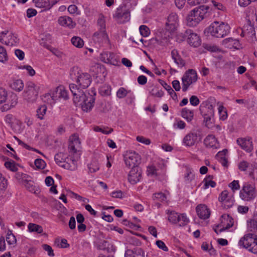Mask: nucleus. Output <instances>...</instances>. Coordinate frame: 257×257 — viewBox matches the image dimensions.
<instances>
[{
	"instance_id": "5701e85b",
	"label": "nucleus",
	"mask_w": 257,
	"mask_h": 257,
	"mask_svg": "<svg viewBox=\"0 0 257 257\" xmlns=\"http://www.w3.org/2000/svg\"><path fill=\"white\" fill-rule=\"evenodd\" d=\"M58 23L61 26L70 29L73 28L76 25V23L70 17L66 16L60 17L58 19Z\"/></svg>"
},
{
	"instance_id": "3c124183",
	"label": "nucleus",
	"mask_w": 257,
	"mask_h": 257,
	"mask_svg": "<svg viewBox=\"0 0 257 257\" xmlns=\"http://www.w3.org/2000/svg\"><path fill=\"white\" fill-rule=\"evenodd\" d=\"M7 98V92L3 88H0V103L5 102Z\"/></svg>"
},
{
	"instance_id": "69168bd1",
	"label": "nucleus",
	"mask_w": 257,
	"mask_h": 257,
	"mask_svg": "<svg viewBox=\"0 0 257 257\" xmlns=\"http://www.w3.org/2000/svg\"><path fill=\"white\" fill-rule=\"evenodd\" d=\"M249 167V164L246 161L241 162L238 165L239 169L241 171H245L246 168Z\"/></svg>"
},
{
	"instance_id": "cd10ccee",
	"label": "nucleus",
	"mask_w": 257,
	"mask_h": 257,
	"mask_svg": "<svg viewBox=\"0 0 257 257\" xmlns=\"http://www.w3.org/2000/svg\"><path fill=\"white\" fill-rule=\"evenodd\" d=\"M33 2L37 8H44L45 10L50 9L49 0H33Z\"/></svg>"
},
{
	"instance_id": "20e7f679",
	"label": "nucleus",
	"mask_w": 257,
	"mask_h": 257,
	"mask_svg": "<svg viewBox=\"0 0 257 257\" xmlns=\"http://www.w3.org/2000/svg\"><path fill=\"white\" fill-rule=\"evenodd\" d=\"M230 29V26L227 24H219L218 22H215L209 26L204 32L210 34L212 36L217 38H222L229 33Z\"/></svg>"
},
{
	"instance_id": "13d9d810",
	"label": "nucleus",
	"mask_w": 257,
	"mask_h": 257,
	"mask_svg": "<svg viewBox=\"0 0 257 257\" xmlns=\"http://www.w3.org/2000/svg\"><path fill=\"white\" fill-rule=\"evenodd\" d=\"M78 148H77V147H75V146H74V145H73V144H71L70 143H69L68 150H69V152L70 153L72 154L73 155L76 154V156H77L78 155L79 156L80 154H77V152H78V151H77Z\"/></svg>"
},
{
	"instance_id": "f03ea898",
	"label": "nucleus",
	"mask_w": 257,
	"mask_h": 257,
	"mask_svg": "<svg viewBox=\"0 0 257 257\" xmlns=\"http://www.w3.org/2000/svg\"><path fill=\"white\" fill-rule=\"evenodd\" d=\"M70 76L72 79L76 80L77 84L82 89L87 88L92 82L90 74L83 72L78 66H74L71 68Z\"/></svg>"
},
{
	"instance_id": "473e14b6",
	"label": "nucleus",
	"mask_w": 257,
	"mask_h": 257,
	"mask_svg": "<svg viewBox=\"0 0 257 257\" xmlns=\"http://www.w3.org/2000/svg\"><path fill=\"white\" fill-rule=\"evenodd\" d=\"M248 26H247L248 28L246 30L245 29V27H244L243 29L242 30V33L241 34V36L242 37H244L246 35H249V34H251V35L254 34V28L251 25V22L249 20L248 21Z\"/></svg>"
},
{
	"instance_id": "49530a36",
	"label": "nucleus",
	"mask_w": 257,
	"mask_h": 257,
	"mask_svg": "<svg viewBox=\"0 0 257 257\" xmlns=\"http://www.w3.org/2000/svg\"><path fill=\"white\" fill-rule=\"evenodd\" d=\"M248 226L251 231L257 232V218L251 220Z\"/></svg>"
},
{
	"instance_id": "6e6552de",
	"label": "nucleus",
	"mask_w": 257,
	"mask_h": 257,
	"mask_svg": "<svg viewBox=\"0 0 257 257\" xmlns=\"http://www.w3.org/2000/svg\"><path fill=\"white\" fill-rule=\"evenodd\" d=\"M239 195L242 200L247 201H250L256 196L255 189L251 185L246 184L240 191Z\"/></svg>"
},
{
	"instance_id": "8fccbe9b",
	"label": "nucleus",
	"mask_w": 257,
	"mask_h": 257,
	"mask_svg": "<svg viewBox=\"0 0 257 257\" xmlns=\"http://www.w3.org/2000/svg\"><path fill=\"white\" fill-rule=\"evenodd\" d=\"M35 165L38 169H43L46 166L45 161L41 159H37L35 161Z\"/></svg>"
},
{
	"instance_id": "c756f323",
	"label": "nucleus",
	"mask_w": 257,
	"mask_h": 257,
	"mask_svg": "<svg viewBox=\"0 0 257 257\" xmlns=\"http://www.w3.org/2000/svg\"><path fill=\"white\" fill-rule=\"evenodd\" d=\"M28 230L30 232H35L37 233H42L43 232V227L38 224L30 223L28 225Z\"/></svg>"
},
{
	"instance_id": "2f4dec72",
	"label": "nucleus",
	"mask_w": 257,
	"mask_h": 257,
	"mask_svg": "<svg viewBox=\"0 0 257 257\" xmlns=\"http://www.w3.org/2000/svg\"><path fill=\"white\" fill-rule=\"evenodd\" d=\"M111 88L110 86L107 84H104L99 89V92L102 96H109L111 94Z\"/></svg>"
},
{
	"instance_id": "338daca9",
	"label": "nucleus",
	"mask_w": 257,
	"mask_h": 257,
	"mask_svg": "<svg viewBox=\"0 0 257 257\" xmlns=\"http://www.w3.org/2000/svg\"><path fill=\"white\" fill-rule=\"evenodd\" d=\"M157 169L154 166H149L147 168V172L149 175H157Z\"/></svg>"
},
{
	"instance_id": "603ef678",
	"label": "nucleus",
	"mask_w": 257,
	"mask_h": 257,
	"mask_svg": "<svg viewBox=\"0 0 257 257\" xmlns=\"http://www.w3.org/2000/svg\"><path fill=\"white\" fill-rule=\"evenodd\" d=\"M234 39L232 38H228L223 40L222 44L224 47L229 48H232V43L233 42Z\"/></svg>"
},
{
	"instance_id": "2eb2a0df",
	"label": "nucleus",
	"mask_w": 257,
	"mask_h": 257,
	"mask_svg": "<svg viewBox=\"0 0 257 257\" xmlns=\"http://www.w3.org/2000/svg\"><path fill=\"white\" fill-rule=\"evenodd\" d=\"M178 25V18L177 15L175 13H171L167 19L166 26L168 29L171 31H174L176 30Z\"/></svg>"
},
{
	"instance_id": "39448f33",
	"label": "nucleus",
	"mask_w": 257,
	"mask_h": 257,
	"mask_svg": "<svg viewBox=\"0 0 257 257\" xmlns=\"http://www.w3.org/2000/svg\"><path fill=\"white\" fill-rule=\"evenodd\" d=\"M238 244L252 253H257V238L256 235L254 234L248 233L245 235L240 238Z\"/></svg>"
},
{
	"instance_id": "bb28decb",
	"label": "nucleus",
	"mask_w": 257,
	"mask_h": 257,
	"mask_svg": "<svg viewBox=\"0 0 257 257\" xmlns=\"http://www.w3.org/2000/svg\"><path fill=\"white\" fill-rule=\"evenodd\" d=\"M68 157L67 154L60 152L55 155V161L59 166L62 167L63 164L65 162Z\"/></svg>"
},
{
	"instance_id": "5fc2aeb1",
	"label": "nucleus",
	"mask_w": 257,
	"mask_h": 257,
	"mask_svg": "<svg viewBox=\"0 0 257 257\" xmlns=\"http://www.w3.org/2000/svg\"><path fill=\"white\" fill-rule=\"evenodd\" d=\"M43 248L48 252V254L50 256H54V253L53 252V249L52 247L48 244H45L42 245Z\"/></svg>"
},
{
	"instance_id": "ea45409f",
	"label": "nucleus",
	"mask_w": 257,
	"mask_h": 257,
	"mask_svg": "<svg viewBox=\"0 0 257 257\" xmlns=\"http://www.w3.org/2000/svg\"><path fill=\"white\" fill-rule=\"evenodd\" d=\"M69 143L73 144V145H74V146L75 147H77V148H79L80 145V141L79 137L76 134H74L70 136L69 139Z\"/></svg>"
},
{
	"instance_id": "f8f14e48",
	"label": "nucleus",
	"mask_w": 257,
	"mask_h": 257,
	"mask_svg": "<svg viewBox=\"0 0 257 257\" xmlns=\"http://www.w3.org/2000/svg\"><path fill=\"white\" fill-rule=\"evenodd\" d=\"M184 35L187 37L188 44L194 47H197L201 44V40L199 36L196 33H193L191 30L188 29L185 31Z\"/></svg>"
},
{
	"instance_id": "c03bdc74",
	"label": "nucleus",
	"mask_w": 257,
	"mask_h": 257,
	"mask_svg": "<svg viewBox=\"0 0 257 257\" xmlns=\"http://www.w3.org/2000/svg\"><path fill=\"white\" fill-rule=\"evenodd\" d=\"M140 32L143 37H146L149 35L150 32L149 28L145 25L140 27Z\"/></svg>"
},
{
	"instance_id": "680f3d73",
	"label": "nucleus",
	"mask_w": 257,
	"mask_h": 257,
	"mask_svg": "<svg viewBox=\"0 0 257 257\" xmlns=\"http://www.w3.org/2000/svg\"><path fill=\"white\" fill-rule=\"evenodd\" d=\"M229 187L231 188L233 192L235 190H238L240 188V186L238 181L234 180L229 184Z\"/></svg>"
},
{
	"instance_id": "e2e57ef3",
	"label": "nucleus",
	"mask_w": 257,
	"mask_h": 257,
	"mask_svg": "<svg viewBox=\"0 0 257 257\" xmlns=\"http://www.w3.org/2000/svg\"><path fill=\"white\" fill-rule=\"evenodd\" d=\"M94 131L95 132H101L104 134H109L112 133L113 131L112 128H109V131H106L104 129L100 127L99 126H96L94 127Z\"/></svg>"
},
{
	"instance_id": "79ce46f5",
	"label": "nucleus",
	"mask_w": 257,
	"mask_h": 257,
	"mask_svg": "<svg viewBox=\"0 0 257 257\" xmlns=\"http://www.w3.org/2000/svg\"><path fill=\"white\" fill-rule=\"evenodd\" d=\"M5 166L13 172H16L18 170V168L14 161L6 162L5 163Z\"/></svg>"
},
{
	"instance_id": "c9c22d12",
	"label": "nucleus",
	"mask_w": 257,
	"mask_h": 257,
	"mask_svg": "<svg viewBox=\"0 0 257 257\" xmlns=\"http://www.w3.org/2000/svg\"><path fill=\"white\" fill-rule=\"evenodd\" d=\"M6 240L7 242L10 245L15 244L16 243L17 240L15 236L12 233V231L11 230H9L8 231Z\"/></svg>"
},
{
	"instance_id": "09e8293b",
	"label": "nucleus",
	"mask_w": 257,
	"mask_h": 257,
	"mask_svg": "<svg viewBox=\"0 0 257 257\" xmlns=\"http://www.w3.org/2000/svg\"><path fill=\"white\" fill-rule=\"evenodd\" d=\"M8 103L13 107H15L18 103V97L16 95L13 94L10 96Z\"/></svg>"
},
{
	"instance_id": "b1692460",
	"label": "nucleus",
	"mask_w": 257,
	"mask_h": 257,
	"mask_svg": "<svg viewBox=\"0 0 257 257\" xmlns=\"http://www.w3.org/2000/svg\"><path fill=\"white\" fill-rule=\"evenodd\" d=\"M124 257H145L144 252L140 247L127 249L125 251Z\"/></svg>"
},
{
	"instance_id": "9b49d317",
	"label": "nucleus",
	"mask_w": 257,
	"mask_h": 257,
	"mask_svg": "<svg viewBox=\"0 0 257 257\" xmlns=\"http://www.w3.org/2000/svg\"><path fill=\"white\" fill-rule=\"evenodd\" d=\"M233 225V219L228 214H223L220 218V223L216 225V227H220L219 232L224 231Z\"/></svg>"
},
{
	"instance_id": "a878e982",
	"label": "nucleus",
	"mask_w": 257,
	"mask_h": 257,
	"mask_svg": "<svg viewBox=\"0 0 257 257\" xmlns=\"http://www.w3.org/2000/svg\"><path fill=\"white\" fill-rule=\"evenodd\" d=\"M210 110H212V115H214L213 106L209 102H204L200 106V111L202 115L203 113L208 114Z\"/></svg>"
},
{
	"instance_id": "a18cd8bd",
	"label": "nucleus",
	"mask_w": 257,
	"mask_h": 257,
	"mask_svg": "<svg viewBox=\"0 0 257 257\" xmlns=\"http://www.w3.org/2000/svg\"><path fill=\"white\" fill-rule=\"evenodd\" d=\"M8 59L7 53L4 47L0 46V62H4Z\"/></svg>"
},
{
	"instance_id": "37998d69",
	"label": "nucleus",
	"mask_w": 257,
	"mask_h": 257,
	"mask_svg": "<svg viewBox=\"0 0 257 257\" xmlns=\"http://www.w3.org/2000/svg\"><path fill=\"white\" fill-rule=\"evenodd\" d=\"M234 199L232 197H230L225 201L222 202V205L225 209H228L231 207L234 204Z\"/></svg>"
},
{
	"instance_id": "1a4fd4ad",
	"label": "nucleus",
	"mask_w": 257,
	"mask_h": 257,
	"mask_svg": "<svg viewBox=\"0 0 257 257\" xmlns=\"http://www.w3.org/2000/svg\"><path fill=\"white\" fill-rule=\"evenodd\" d=\"M124 160L125 165L128 167H139L141 162L140 156L135 152H127L124 156Z\"/></svg>"
},
{
	"instance_id": "774afa93",
	"label": "nucleus",
	"mask_w": 257,
	"mask_h": 257,
	"mask_svg": "<svg viewBox=\"0 0 257 257\" xmlns=\"http://www.w3.org/2000/svg\"><path fill=\"white\" fill-rule=\"evenodd\" d=\"M37 11L34 9L30 8L27 11V16L28 18H30L37 15Z\"/></svg>"
},
{
	"instance_id": "4c0bfd02",
	"label": "nucleus",
	"mask_w": 257,
	"mask_h": 257,
	"mask_svg": "<svg viewBox=\"0 0 257 257\" xmlns=\"http://www.w3.org/2000/svg\"><path fill=\"white\" fill-rule=\"evenodd\" d=\"M194 174L193 173V170L189 168H186V172L184 175L185 180L188 182H191L194 179Z\"/></svg>"
},
{
	"instance_id": "58836bf2",
	"label": "nucleus",
	"mask_w": 257,
	"mask_h": 257,
	"mask_svg": "<svg viewBox=\"0 0 257 257\" xmlns=\"http://www.w3.org/2000/svg\"><path fill=\"white\" fill-rule=\"evenodd\" d=\"M47 111V106L45 105H41L37 110V115L40 119H43Z\"/></svg>"
},
{
	"instance_id": "412c9836",
	"label": "nucleus",
	"mask_w": 257,
	"mask_h": 257,
	"mask_svg": "<svg viewBox=\"0 0 257 257\" xmlns=\"http://www.w3.org/2000/svg\"><path fill=\"white\" fill-rule=\"evenodd\" d=\"M204 145L208 148L217 149L219 147V144L213 135H208L204 140Z\"/></svg>"
},
{
	"instance_id": "7c9ffc66",
	"label": "nucleus",
	"mask_w": 257,
	"mask_h": 257,
	"mask_svg": "<svg viewBox=\"0 0 257 257\" xmlns=\"http://www.w3.org/2000/svg\"><path fill=\"white\" fill-rule=\"evenodd\" d=\"M181 116L188 122H190L193 117V112L187 108H184L181 111Z\"/></svg>"
},
{
	"instance_id": "6e6d98bb",
	"label": "nucleus",
	"mask_w": 257,
	"mask_h": 257,
	"mask_svg": "<svg viewBox=\"0 0 257 257\" xmlns=\"http://www.w3.org/2000/svg\"><path fill=\"white\" fill-rule=\"evenodd\" d=\"M7 186V180L0 173V192L4 190Z\"/></svg>"
},
{
	"instance_id": "0e129e2a",
	"label": "nucleus",
	"mask_w": 257,
	"mask_h": 257,
	"mask_svg": "<svg viewBox=\"0 0 257 257\" xmlns=\"http://www.w3.org/2000/svg\"><path fill=\"white\" fill-rule=\"evenodd\" d=\"M190 102L193 106H197L199 104L200 101L199 98L195 95H192L190 98Z\"/></svg>"
},
{
	"instance_id": "dca6fc26",
	"label": "nucleus",
	"mask_w": 257,
	"mask_h": 257,
	"mask_svg": "<svg viewBox=\"0 0 257 257\" xmlns=\"http://www.w3.org/2000/svg\"><path fill=\"white\" fill-rule=\"evenodd\" d=\"M115 18L118 23H124L130 20V14L128 10L123 11L121 9H117Z\"/></svg>"
},
{
	"instance_id": "de8ad7c7",
	"label": "nucleus",
	"mask_w": 257,
	"mask_h": 257,
	"mask_svg": "<svg viewBox=\"0 0 257 257\" xmlns=\"http://www.w3.org/2000/svg\"><path fill=\"white\" fill-rule=\"evenodd\" d=\"M97 24L99 26V30H105V21L104 17L100 15L97 21Z\"/></svg>"
},
{
	"instance_id": "c85d7f7f",
	"label": "nucleus",
	"mask_w": 257,
	"mask_h": 257,
	"mask_svg": "<svg viewBox=\"0 0 257 257\" xmlns=\"http://www.w3.org/2000/svg\"><path fill=\"white\" fill-rule=\"evenodd\" d=\"M204 117V122L205 123L206 126L207 127H211L212 126V120L213 119L214 115H212V111L210 110L208 114L203 113Z\"/></svg>"
},
{
	"instance_id": "4468645a",
	"label": "nucleus",
	"mask_w": 257,
	"mask_h": 257,
	"mask_svg": "<svg viewBox=\"0 0 257 257\" xmlns=\"http://www.w3.org/2000/svg\"><path fill=\"white\" fill-rule=\"evenodd\" d=\"M100 59L104 62L113 65H117L119 61L113 53L104 52L100 55Z\"/></svg>"
},
{
	"instance_id": "a19ab883",
	"label": "nucleus",
	"mask_w": 257,
	"mask_h": 257,
	"mask_svg": "<svg viewBox=\"0 0 257 257\" xmlns=\"http://www.w3.org/2000/svg\"><path fill=\"white\" fill-rule=\"evenodd\" d=\"M130 92H131V90H127L123 87H120L116 92V96L119 98H123Z\"/></svg>"
},
{
	"instance_id": "7ed1b4c3",
	"label": "nucleus",
	"mask_w": 257,
	"mask_h": 257,
	"mask_svg": "<svg viewBox=\"0 0 257 257\" xmlns=\"http://www.w3.org/2000/svg\"><path fill=\"white\" fill-rule=\"evenodd\" d=\"M209 9L208 6L202 5L192 10L186 17L187 25L190 27L196 26L206 17Z\"/></svg>"
},
{
	"instance_id": "9d476101",
	"label": "nucleus",
	"mask_w": 257,
	"mask_h": 257,
	"mask_svg": "<svg viewBox=\"0 0 257 257\" xmlns=\"http://www.w3.org/2000/svg\"><path fill=\"white\" fill-rule=\"evenodd\" d=\"M168 220L173 223H177L178 222L180 226H185L189 221L185 214H181L179 215L174 211H171L170 212L168 217Z\"/></svg>"
},
{
	"instance_id": "a211bd4d",
	"label": "nucleus",
	"mask_w": 257,
	"mask_h": 257,
	"mask_svg": "<svg viewBox=\"0 0 257 257\" xmlns=\"http://www.w3.org/2000/svg\"><path fill=\"white\" fill-rule=\"evenodd\" d=\"M196 210L198 217L202 219L208 218L210 215V211L207 206L204 204H200L196 207Z\"/></svg>"
},
{
	"instance_id": "e433bc0d",
	"label": "nucleus",
	"mask_w": 257,
	"mask_h": 257,
	"mask_svg": "<svg viewBox=\"0 0 257 257\" xmlns=\"http://www.w3.org/2000/svg\"><path fill=\"white\" fill-rule=\"evenodd\" d=\"M72 44L78 48H81L84 45L83 40L78 37H74L71 39Z\"/></svg>"
},
{
	"instance_id": "72a5a7b5",
	"label": "nucleus",
	"mask_w": 257,
	"mask_h": 257,
	"mask_svg": "<svg viewBox=\"0 0 257 257\" xmlns=\"http://www.w3.org/2000/svg\"><path fill=\"white\" fill-rule=\"evenodd\" d=\"M56 92L59 94V97L63 98L64 99H67L68 98L67 91L63 86L58 87L56 89Z\"/></svg>"
},
{
	"instance_id": "6ab92c4d",
	"label": "nucleus",
	"mask_w": 257,
	"mask_h": 257,
	"mask_svg": "<svg viewBox=\"0 0 257 257\" xmlns=\"http://www.w3.org/2000/svg\"><path fill=\"white\" fill-rule=\"evenodd\" d=\"M197 80V74L195 70L189 69L187 70L182 78V81L188 82L191 84L195 82Z\"/></svg>"
},
{
	"instance_id": "f257e3e1",
	"label": "nucleus",
	"mask_w": 257,
	"mask_h": 257,
	"mask_svg": "<svg viewBox=\"0 0 257 257\" xmlns=\"http://www.w3.org/2000/svg\"><path fill=\"white\" fill-rule=\"evenodd\" d=\"M69 89L73 95V102L75 104L81 102V107L83 111H90L95 102V98L92 95L86 96L84 92L80 89L75 84H70Z\"/></svg>"
},
{
	"instance_id": "4be33fe9",
	"label": "nucleus",
	"mask_w": 257,
	"mask_h": 257,
	"mask_svg": "<svg viewBox=\"0 0 257 257\" xmlns=\"http://www.w3.org/2000/svg\"><path fill=\"white\" fill-rule=\"evenodd\" d=\"M237 144L246 152H250L252 149V142L250 140L239 138L237 140Z\"/></svg>"
},
{
	"instance_id": "052dcab7",
	"label": "nucleus",
	"mask_w": 257,
	"mask_h": 257,
	"mask_svg": "<svg viewBox=\"0 0 257 257\" xmlns=\"http://www.w3.org/2000/svg\"><path fill=\"white\" fill-rule=\"evenodd\" d=\"M156 244L159 248L162 249L165 251H167L168 250V248L166 246L165 243L162 240H157L156 242Z\"/></svg>"
},
{
	"instance_id": "393cba45",
	"label": "nucleus",
	"mask_w": 257,
	"mask_h": 257,
	"mask_svg": "<svg viewBox=\"0 0 257 257\" xmlns=\"http://www.w3.org/2000/svg\"><path fill=\"white\" fill-rule=\"evenodd\" d=\"M159 82L163 86V87L168 91V92L169 93V94L171 95V96L174 100H176L177 99V95L176 93L174 91V90L170 85H168L166 82L161 79H159Z\"/></svg>"
},
{
	"instance_id": "0eeeda50",
	"label": "nucleus",
	"mask_w": 257,
	"mask_h": 257,
	"mask_svg": "<svg viewBox=\"0 0 257 257\" xmlns=\"http://www.w3.org/2000/svg\"><path fill=\"white\" fill-rule=\"evenodd\" d=\"M202 138V136L199 132H191L185 136L183 142L185 146L191 147L201 141Z\"/></svg>"
},
{
	"instance_id": "ddd939ff",
	"label": "nucleus",
	"mask_w": 257,
	"mask_h": 257,
	"mask_svg": "<svg viewBox=\"0 0 257 257\" xmlns=\"http://www.w3.org/2000/svg\"><path fill=\"white\" fill-rule=\"evenodd\" d=\"M142 170L139 167L132 168L128 175V180L132 184L139 182L142 177Z\"/></svg>"
},
{
	"instance_id": "aec40b11",
	"label": "nucleus",
	"mask_w": 257,
	"mask_h": 257,
	"mask_svg": "<svg viewBox=\"0 0 257 257\" xmlns=\"http://www.w3.org/2000/svg\"><path fill=\"white\" fill-rule=\"evenodd\" d=\"M93 39L99 43H108L109 41L105 30H99L93 34Z\"/></svg>"
},
{
	"instance_id": "864d4df0",
	"label": "nucleus",
	"mask_w": 257,
	"mask_h": 257,
	"mask_svg": "<svg viewBox=\"0 0 257 257\" xmlns=\"http://www.w3.org/2000/svg\"><path fill=\"white\" fill-rule=\"evenodd\" d=\"M230 197L228 196V191L224 190L223 191H222L221 193V194L218 198V199L220 202H222L223 201H225V200H226L227 199L229 198Z\"/></svg>"
},
{
	"instance_id": "4d7b16f0",
	"label": "nucleus",
	"mask_w": 257,
	"mask_h": 257,
	"mask_svg": "<svg viewBox=\"0 0 257 257\" xmlns=\"http://www.w3.org/2000/svg\"><path fill=\"white\" fill-rule=\"evenodd\" d=\"M88 168L89 171L91 173H94L99 170V167L96 162H94L88 165Z\"/></svg>"
},
{
	"instance_id": "bf43d9fd",
	"label": "nucleus",
	"mask_w": 257,
	"mask_h": 257,
	"mask_svg": "<svg viewBox=\"0 0 257 257\" xmlns=\"http://www.w3.org/2000/svg\"><path fill=\"white\" fill-rule=\"evenodd\" d=\"M108 244L107 241L102 240H100L97 244V247L98 249L100 250H104L107 247Z\"/></svg>"
},
{
	"instance_id": "423d86ee",
	"label": "nucleus",
	"mask_w": 257,
	"mask_h": 257,
	"mask_svg": "<svg viewBox=\"0 0 257 257\" xmlns=\"http://www.w3.org/2000/svg\"><path fill=\"white\" fill-rule=\"evenodd\" d=\"M39 87L33 82H28L26 85V89L24 92V97L26 100L30 102H34L37 98Z\"/></svg>"
},
{
	"instance_id": "f704fd0d",
	"label": "nucleus",
	"mask_w": 257,
	"mask_h": 257,
	"mask_svg": "<svg viewBox=\"0 0 257 257\" xmlns=\"http://www.w3.org/2000/svg\"><path fill=\"white\" fill-rule=\"evenodd\" d=\"M12 88L17 91H21L24 87V83L20 79L16 80L12 84Z\"/></svg>"
},
{
	"instance_id": "f3484780",
	"label": "nucleus",
	"mask_w": 257,
	"mask_h": 257,
	"mask_svg": "<svg viewBox=\"0 0 257 257\" xmlns=\"http://www.w3.org/2000/svg\"><path fill=\"white\" fill-rule=\"evenodd\" d=\"M79 157L78 155L71 158L68 157L62 167L70 171L75 170L77 168V161Z\"/></svg>"
}]
</instances>
